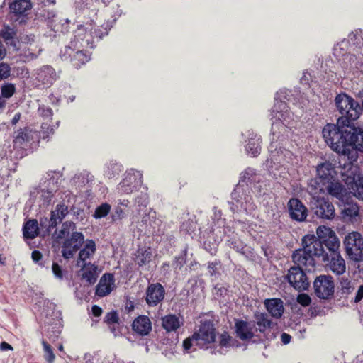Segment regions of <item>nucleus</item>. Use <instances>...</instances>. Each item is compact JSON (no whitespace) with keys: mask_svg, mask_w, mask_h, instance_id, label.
Here are the masks:
<instances>
[{"mask_svg":"<svg viewBox=\"0 0 363 363\" xmlns=\"http://www.w3.org/2000/svg\"><path fill=\"white\" fill-rule=\"evenodd\" d=\"M42 52V49L36 44H30L25 46L20 52L19 57L24 62H30L38 57Z\"/></svg>","mask_w":363,"mask_h":363,"instance_id":"c756f323","label":"nucleus"},{"mask_svg":"<svg viewBox=\"0 0 363 363\" xmlns=\"http://www.w3.org/2000/svg\"><path fill=\"white\" fill-rule=\"evenodd\" d=\"M162 326L167 333L176 332L182 325L183 321L174 314H168L162 318Z\"/></svg>","mask_w":363,"mask_h":363,"instance_id":"7c9ffc66","label":"nucleus"},{"mask_svg":"<svg viewBox=\"0 0 363 363\" xmlns=\"http://www.w3.org/2000/svg\"><path fill=\"white\" fill-rule=\"evenodd\" d=\"M349 45L354 46L359 49H361L363 45V35L362 30L361 29H357L352 31L348 36Z\"/></svg>","mask_w":363,"mask_h":363,"instance_id":"37998d69","label":"nucleus"},{"mask_svg":"<svg viewBox=\"0 0 363 363\" xmlns=\"http://www.w3.org/2000/svg\"><path fill=\"white\" fill-rule=\"evenodd\" d=\"M140 190V193L134 199L135 204L140 208L139 211L142 210L141 208H146L149 202L147 188L143 186Z\"/></svg>","mask_w":363,"mask_h":363,"instance_id":"c03bdc74","label":"nucleus"},{"mask_svg":"<svg viewBox=\"0 0 363 363\" xmlns=\"http://www.w3.org/2000/svg\"><path fill=\"white\" fill-rule=\"evenodd\" d=\"M76 228L75 224L72 221H66L63 223L62 228L58 234V238H62L69 234L70 230Z\"/></svg>","mask_w":363,"mask_h":363,"instance_id":"5fc2aeb1","label":"nucleus"},{"mask_svg":"<svg viewBox=\"0 0 363 363\" xmlns=\"http://www.w3.org/2000/svg\"><path fill=\"white\" fill-rule=\"evenodd\" d=\"M230 209L233 213L253 215L256 204L250 194V187L244 184H238L231 194Z\"/></svg>","mask_w":363,"mask_h":363,"instance_id":"0eeeda50","label":"nucleus"},{"mask_svg":"<svg viewBox=\"0 0 363 363\" xmlns=\"http://www.w3.org/2000/svg\"><path fill=\"white\" fill-rule=\"evenodd\" d=\"M105 322L108 325H113L118 323L119 318L116 311H111L108 313L105 318Z\"/></svg>","mask_w":363,"mask_h":363,"instance_id":"e2e57ef3","label":"nucleus"},{"mask_svg":"<svg viewBox=\"0 0 363 363\" xmlns=\"http://www.w3.org/2000/svg\"><path fill=\"white\" fill-rule=\"evenodd\" d=\"M325 190L330 195L337 198L340 202H344L351 198L348 191L339 182L331 180L327 183Z\"/></svg>","mask_w":363,"mask_h":363,"instance_id":"b1692460","label":"nucleus"},{"mask_svg":"<svg viewBox=\"0 0 363 363\" xmlns=\"http://www.w3.org/2000/svg\"><path fill=\"white\" fill-rule=\"evenodd\" d=\"M116 288L114 275L111 273L104 274L96 286L95 294L99 297H104L110 294Z\"/></svg>","mask_w":363,"mask_h":363,"instance_id":"5701e85b","label":"nucleus"},{"mask_svg":"<svg viewBox=\"0 0 363 363\" xmlns=\"http://www.w3.org/2000/svg\"><path fill=\"white\" fill-rule=\"evenodd\" d=\"M315 295L323 299L331 297L334 293V283L333 277L329 275L318 277L313 283Z\"/></svg>","mask_w":363,"mask_h":363,"instance_id":"2eb2a0df","label":"nucleus"},{"mask_svg":"<svg viewBox=\"0 0 363 363\" xmlns=\"http://www.w3.org/2000/svg\"><path fill=\"white\" fill-rule=\"evenodd\" d=\"M247 140L245 145V152L248 155L256 157L261 152V138L253 131L248 130L247 132Z\"/></svg>","mask_w":363,"mask_h":363,"instance_id":"393cba45","label":"nucleus"},{"mask_svg":"<svg viewBox=\"0 0 363 363\" xmlns=\"http://www.w3.org/2000/svg\"><path fill=\"white\" fill-rule=\"evenodd\" d=\"M227 245L230 248L235 250L236 252L246 255L251 252L250 247L244 243L238 238L233 237L227 240Z\"/></svg>","mask_w":363,"mask_h":363,"instance_id":"ea45409f","label":"nucleus"},{"mask_svg":"<svg viewBox=\"0 0 363 363\" xmlns=\"http://www.w3.org/2000/svg\"><path fill=\"white\" fill-rule=\"evenodd\" d=\"M135 262L139 266L142 267L147 264L152 258V250L150 247L139 248L135 254Z\"/></svg>","mask_w":363,"mask_h":363,"instance_id":"e433bc0d","label":"nucleus"},{"mask_svg":"<svg viewBox=\"0 0 363 363\" xmlns=\"http://www.w3.org/2000/svg\"><path fill=\"white\" fill-rule=\"evenodd\" d=\"M282 97L286 98L285 92L280 91L277 93L274 104L271 113L273 140L277 136V130L281 129V131L286 132L287 128H290L291 123L294 120V114L289 111L286 103L281 99Z\"/></svg>","mask_w":363,"mask_h":363,"instance_id":"423d86ee","label":"nucleus"},{"mask_svg":"<svg viewBox=\"0 0 363 363\" xmlns=\"http://www.w3.org/2000/svg\"><path fill=\"white\" fill-rule=\"evenodd\" d=\"M133 330L140 335H147L152 330V323L146 315H140L132 324Z\"/></svg>","mask_w":363,"mask_h":363,"instance_id":"bb28decb","label":"nucleus"},{"mask_svg":"<svg viewBox=\"0 0 363 363\" xmlns=\"http://www.w3.org/2000/svg\"><path fill=\"white\" fill-rule=\"evenodd\" d=\"M255 323L257 324L260 333H264L267 329L271 328L273 325L269 315L260 312L255 313Z\"/></svg>","mask_w":363,"mask_h":363,"instance_id":"c9c22d12","label":"nucleus"},{"mask_svg":"<svg viewBox=\"0 0 363 363\" xmlns=\"http://www.w3.org/2000/svg\"><path fill=\"white\" fill-rule=\"evenodd\" d=\"M233 339L232 337L228 334L227 333H224L220 335L219 337V350L213 349L211 350V354H216L217 353H219L220 354H223V349L224 348H229L231 346H233Z\"/></svg>","mask_w":363,"mask_h":363,"instance_id":"79ce46f5","label":"nucleus"},{"mask_svg":"<svg viewBox=\"0 0 363 363\" xmlns=\"http://www.w3.org/2000/svg\"><path fill=\"white\" fill-rule=\"evenodd\" d=\"M196 224L191 220H187L183 222L180 226V230L189 235L196 230Z\"/></svg>","mask_w":363,"mask_h":363,"instance_id":"6e6d98bb","label":"nucleus"},{"mask_svg":"<svg viewBox=\"0 0 363 363\" xmlns=\"http://www.w3.org/2000/svg\"><path fill=\"white\" fill-rule=\"evenodd\" d=\"M143 175L133 169L126 171L122 181L116 188L119 195L130 194L140 190L143 186Z\"/></svg>","mask_w":363,"mask_h":363,"instance_id":"1a4fd4ad","label":"nucleus"},{"mask_svg":"<svg viewBox=\"0 0 363 363\" xmlns=\"http://www.w3.org/2000/svg\"><path fill=\"white\" fill-rule=\"evenodd\" d=\"M131 223L140 232L154 233L159 226L160 220L157 218V214L152 209H145L139 219L136 216L131 218Z\"/></svg>","mask_w":363,"mask_h":363,"instance_id":"9d476101","label":"nucleus"},{"mask_svg":"<svg viewBox=\"0 0 363 363\" xmlns=\"http://www.w3.org/2000/svg\"><path fill=\"white\" fill-rule=\"evenodd\" d=\"M0 35L8 45L17 49L16 31L13 28L4 26L0 33Z\"/></svg>","mask_w":363,"mask_h":363,"instance_id":"4c0bfd02","label":"nucleus"},{"mask_svg":"<svg viewBox=\"0 0 363 363\" xmlns=\"http://www.w3.org/2000/svg\"><path fill=\"white\" fill-rule=\"evenodd\" d=\"M42 345L43 347L45 359L48 363H53L55 359V355L53 352L52 347L45 340H42Z\"/></svg>","mask_w":363,"mask_h":363,"instance_id":"8fccbe9b","label":"nucleus"},{"mask_svg":"<svg viewBox=\"0 0 363 363\" xmlns=\"http://www.w3.org/2000/svg\"><path fill=\"white\" fill-rule=\"evenodd\" d=\"M316 234L318 238L323 239L324 257H320V259L333 274L337 276L342 275L346 271V264L340 255V242L335 233L330 228L321 225L317 228Z\"/></svg>","mask_w":363,"mask_h":363,"instance_id":"f03ea898","label":"nucleus"},{"mask_svg":"<svg viewBox=\"0 0 363 363\" xmlns=\"http://www.w3.org/2000/svg\"><path fill=\"white\" fill-rule=\"evenodd\" d=\"M38 113L44 120H50L52 119L53 111L49 106L40 105L38 108Z\"/></svg>","mask_w":363,"mask_h":363,"instance_id":"4d7b16f0","label":"nucleus"},{"mask_svg":"<svg viewBox=\"0 0 363 363\" xmlns=\"http://www.w3.org/2000/svg\"><path fill=\"white\" fill-rule=\"evenodd\" d=\"M349 41L347 40H342V41L337 43L333 48V55L338 60H348L349 65L345 62V67L349 66L350 69L357 70L362 72V67L363 62H362V57H357L356 55L347 53L349 47Z\"/></svg>","mask_w":363,"mask_h":363,"instance_id":"6e6552de","label":"nucleus"},{"mask_svg":"<svg viewBox=\"0 0 363 363\" xmlns=\"http://www.w3.org/2000/svg\"><path fill=\"white\" fill-rule=\"evenodd\" d=\"M264 305L269 313L275 318H280L284 313L283 301L280 298L267 299Z\"/></svg>","mask_w":363,"mask_h":363,"instance_id":"2f4dec72","label":"nucleus"},{"mask_svg":"<svg viewBox=\"0 0 363 363\" xmlns=\"http://www.w3.org/2000/svg\"><path fill=\"white\" fill-rule=\"evenodd\" d=\"M23 236L26 239H33L38 235V223L35 219L27 221L23 228Z\"/></svg>","mask_w":363,"mask_h":363,"instance_id":"58836bf2","label":"nucleus"},{"mask_svg":"<svg viewBox=\"0 0 363 363\" xmlns=\"http://www.w3.org/2000/svg\"><path fill=\"white\" fill-rule=\"evenodd\" d=\"M91 177L86 172H80L74 177L73 182L78 187H81L89 183L91 180Z\"/></svg>","mask_w":363,"mask_h":363,"instance_id":"de8ad7c7","label":"nucleus"},{"mask_svg":"<svg viewBox=\"0 0 363 363\" xmlns=\"http://www.w3.org/2000/svg\"><path fill=\"white\" fill-rule=\"evenodd\" d=\"M335 102L341 116L336 124L327 123L323 127V138L333 151L346 156L353 163L358 158V152H362L363 145L357 143L359 138L363 140V129L356 126L354 121L359 118L363 108L345 93L337 94Z\"/></svg>","mask_w":363,"mask_h":363,"instance_id":"f257e3e1","label":"nucleus"},{"mask_svg":"<svg viewBox=\"0 0 363 363\" xmlns=\"http://www.w3.org/2000/svg\"><path fill=\"white\" fill-rule=\"evenodd\" d=\"M62 60H69L73 66L76 68H79L82 65H84L90 60V55L85 52L83 48L76 49L72 54V56L67 59H62Z\"/></svg>","mask_w":363,"mask_h":363,"instance_id":"473e14b6","label":"nucleus"},{"mask_svg":"<svg viewBox=\"0 0 363 363\" xmlns=\"http://www.w3.org/2000/svg\"><path fill=\"white\" fill-rule=\"evenodd\" d=\"M221 266V263L220 261L215 260L211 262H208V270L209 274L211 276L216 275L217 273H218V270Z\"/></svg>","mask_w":363,"mask_h":363,"instance_id":"0e129e2a","label":"nucleus"},{"mask_svg":"<svg viewBox=\"0 0 363 363\" xmlns=\"http://www.w3.org/2000/svg\"><path fill=\"white\" fill-rule=\"evenodd\" d=\"M52 271L54 274L55 277L57 279H63V272L62 267L57 264L54 262L52 265Z\"/></svg>","mask_w":363,"mask_h":363,"instance_id":"338daca9","label":"nucleus"},{"mask_svg":"<svg viewBox=\"0 0 363 363\" xmlns=\"http://www.w3.org/2000/svg\"><path fill=\"white\" fill-rule=\"evenodd\" d=\"M256 180V172L252 168L248 167L241 173L240 179L238 184H244L249 186Z\"/></svg>","mask_w":363,"mask_h":363,"instance_id":"a18cd8bd","label":"nucleus"},{"mask_svg":"<svg viewBox=\"0 0 363 363\" xmlns=\"http://www.w3.org/2000/svg\"><path fill=\"white\" fill-rule=\"evenodd\" d=\"M111 206L110 204L107 203H102L99 206L94 213V217L95 218H101L106 217L108 213L110 212Z\"/></svg>","mask_w":363,"mask_h":363,"instance_id":"864d4df0","label":"nucleus"},{"mask_svg":"<svg viewBox=\"0 0 363 363\" xmlns=\"http://www.w3.org/2000/svg\"><path fill=\"white\" fill-rule=\"evenodd\" d=\"M82 268V279L86 283L91 285L96 283L98 277V267L91 263L82 264L79 267Z\"/></svg>","mask_w":363,"mask_h":363,"instance_id":"cd10ccee","label":"nucleus"},{"mask_svg":"<svg viewBox=\"0 0 363 363\" xmlns=\"http://www.w3.org/2000/svg\"><path fill=\"white\" fill-rule=\"evenodd\" d=\"M10 9L16 16L25 15L30 10L32 4L30 0H16L10 4Z\"/></svg>","mask_w":363,"mask_h":363,"instance_id":"f704fd0d","label":"nucleus"},{"mask_svg":"<svg viewBox=\"0 0 363 363\" xmlns=\"http://www.w3.org/2000/svg\"><path fill=\"white\" fill-rule=\"evenodd\" d=\"M192 338L199 347L208 348V345L213 343L216 339L213 324L209 320L201 323L198 330L192 335Z\"/></svg>","mask_w":363,"mask_h":363,"instance_id":"f8f14e48","label":"nucleus"},{"mask_svg":"<svg viewBox=\"0 0 363 363\" xmlns=\"http://www.w3.org/2000/svg\"><path fill=\"white\" fill-rule=\"evenodd\" d=\"M290 218L298 222H303L308 216V209L298 199L291 198L287 203Z\"/></svg>","mask_w":363,"mask_h":363,"instance_id":"4be33fe9","label":"nucleus"},{"mask_svg":"<svg viewBox=\"0 0 363 363\" xmlns=\"http://www.w3.org/2000/svg\"><path fill=\"white\" fill-rule=\"evenodd\" d=\"M123 167L122 166L116 162H111L106 171V174L108 178L111 179L118 175L122 172Z\"/></svg>","mask_w":363,"mask_h":363,"instance_id":"3c124183","label":"nucleus"},{"mask_svg":"<svg viewBox=\"0 0 363 363\" xmlns=\"http://www.w3.org/2000/svg\"><path fill=\"white\" fill-rule=\"evenodd\" d=\"M297 302L302 306H308L311 304V298L306 294H300L297 296Z\"/></svg>","mask_w":363,"mask_h":363,"instance_id":"69168bd1","label":"nucleus"},{"mask_svg":"<svg viewBox=\"0 0 363 363\" xmlns=\"http://www.w3.org/2000/svg\"><path fill=\"white\" fill-rule=\"evenodd\" d=\"M38 140V132L26 127L20 128L14 133L13 142L16 148L26 150L31 147L32 145Z\"/></svg>","mask_w":363,"mask_h":363,"instance_id":"ddd939ff","label":"nucleus"},{"mask_svg":"<svg viewBox=\"0 0 363 363\" xmlns=\"http://www.w3.org/2000/svg\"><path fill=\"white\" fill-rule=\"evenodd\" d=\"M165 294V289L161 284H150L145 291V302L150 307H155L164 300Z\"/></svg>","mask_w":363,"mask_h":363,"instance_id":"a211bd4d","label":"nucleus"},{"mask_svg":"<svg viewBox=\"0 0 363 363\" xmlns=\"http://www.w3.org/2000/svg\"><path fill=\"white\" fill-rule=\"evenodd\" d=\"M16 88L14 84L8 83L2 85L1 89V96L4 98L9 99L15 93Z\"/></svg>","mask_w":363,"mask_h":363,"instance_id":"13d9d810","label":"nucleus"},{"mask_svg":"<svg viewBox=\"0 0 363 363\" xmlns=\"http://www.w3.org/2000/svg\"><path fill=\"white\" fill-rule=\"evenodd\" d=\"M235 332L237 336L242 340H250L254 337L255 324L242 320L235 322Z\"/></svg>","mask_w":363,"mask_h":363,"instance_id":"a878e982","label":"nucleus"},{"mask_svg":"<svg viewBox=\"0 0 363 363\" xmlns=\"http://www.w3.org/2000/svg\"><path fill=\"white\" fill-rule=\"evenodd\" d=\"M335 167L330 162H325L317 167L318 177L320 179V182L327 184L334 177Z\"/></svg>","mask_w":363,"mask_h":363,"instance_id":"c85d7f7f","label":"nucleus"},{"mask_svg":"<svg viewBox=\"0 0 363 363\" xmlns=\"http://www.w3.org/2000/svg\"><path fill=\"white\" fill-rule=\"evenodd\" d=\"M84 241V237L82 233H73L71 238L66 239L63 243L62 250L63 257L65 259L72 258L74 252L79 249Z\"/></svg>","mask_w":363,"mask_h":363,"instance_id":"6ab92c4d","label":"nucleus"},{"mask_svg":"<svg viewBox=\"0 0 363 363\" xmlns=\"http://www.w3.org/2000/svg\"><path fill=\"white\" fill-rule=\"evenodd\" d=\"M35 79L38 85L50 86L58 78L55 69L50 65H43L35 70Z\"/></svg>","mask_w":363,"mask_h":363,"instance_id":"412c9836","label":"nucleus"},{"mask_svg":"<svg viewBox=\"0 0 363 363\" xmlns=\"http://www.w3.org/2000/svg\"><path fill=\"white\" fill-rule=\"evenodd\" d=\"M340 289L342 294H350L354 290V286L352 285L351 281L345 277H341L339 278Z\"/></svg>","mask_w":363,"mask_h":363,"instance_id":"09e8293b","label":"nucleus"},{"mask_svg":"<svg viewBox=\"0 0 363 363\" xmlns=\"http://www.w3.org/2000/svg\"><path fill=\"white\" fill-rule=\"evenodd\" d=\"M68 213V207L64 203L57 204L55 209L50 213V218L40 219V225L45 228L47 230L50 231L55 228Z\"/></svg>","mask_w":363,"mask_h":363,"instance_id":"aec40b11","label":"nucleus"},{"mask_svg":"<svg viewBox=\"0 0 363 363\" xmlns=\"http://www.w3.org/2000/svg\"><path fill=\"white\" fill-rule=\"evenodd\" d=\"M185 263H186L185 257H184V256L182 255V256L175 257V259L172 264L175 269H180L184 265Z\"/></svg>","mask_w":363,"mask_h":363,"instance_id":"774afa93","label":"nucleus"},{"mask_svg":"<svg viewBox=\"0 0 363 363\" xmlns=\"http://www.w3.org/2000/svg\"><path fill=\"white\" fill-rule=\"evenodd\" d=\"M286 279L289 284L298 291L307 290L310 286L304 269L301 267L293 266L290 267Z\"/></svg>","mask_w":363,"mask_h":363,"instance_id":"4468645a","label":"nucleus"},{"mask_svg":"<svg viewBox=\"0 0 363 363\" xmlns=\"http://www.w3.org/2000/svg\"><path fill=\"white\" fill-rule=\"evenodd\" d=\"M108 35V30L104 28H95L91 24L79 25L74 31V38L69 44L61 51V58L67 59L72 56L74 50L84 48H94V40L101 39Z\"/></svg>","mask_w":363,"mask_h":363,"instance_id":"20e7f679","label":"nucleus"},{"mask_svg":"<svg viewBox=\"0 0 363 363\" xmlns=\"http://www.w3.org/2000/svg\"><path fill=\"white\" fill-rule=\"evenodd\" d=\"M95 252V242L92 240H87L84 247L79 251L77 266L80 267L82 264H87L86 260L93 256Z\"/></svg>","mask_w":363,"mask_h":363,"instance_id":"72a5a7b5","label":"nucleus"},{"mask_svg":"<svg viewBox=\"0 0 363 363\" xmlns=\"http://www.w3.org/2000/svg\"><path fill=\"white\" fill-rule=\"evenodd\" d=\"M312 209L314 214L319 218L332 220L335 216V208L328 199L318 197L315 199Z\"/></svg>","mask_w":363,"mask_h":363,"instance_id":"dca6fc26","label":"nucleus"},{"mask_svg":"<svg viewBox=\"0 0 363 363\" xmlns=\"http://www.w3.org/2000/svg\"><path fill=\"white\" fill-rule=\"evenodd\" d=\"M45 20L48 23V26L50 28L55 32L59 31V25L56 23L57 17L56 16L54 11H48L45 15Z\"/></svg>","mask_w":363,"mask_h":363,"instance_id":"603ef678","label":"nucleus"},{"mask_svg":"<svg viewBox=\"0 0 363 363\" xmlns=\"http://www.w3.org/2000/svg\"><path fill=\"white\" fill-rule=\"evenodd\" d=\"M270 153V160L274 163L284 164L285 163H292L294 160V155L289 150L283 147H278L277 141L272 140L269 146Z\"/></svg>","mask_w":363,"mask_h":363,"instance_id":"f3484780","label":"nucleus"},{"mask_svg":"<svg viewBox=\"0 0 363 363\" xmlns=\"http://www.w3.org/2000/svg\"><path fill=\"white\" fill-rule=\"evenodd\" d=\"M59 180H61L60 177L56 172L47 173L39 186L30 191V201L32 204L43 209L50 205L54 194L58 189Z\"/></svg>","mask_w":363,"mask_h":363,"instance_id":"39448f33","label":"nucleus"},{"mask_svg":"<svg viewBox=\"0 0 363 363\" xmlns=\"http://www.w3.org/2000/svg\"><path fill=\"white\" fill-rule=\"evenodd\" d=\"M327 184H323L320 182V179L316 177L310 180L308 184V189H310L311 194H318L324 192Z\"/></svg>","mask_w":363,"mask_h":363,"instance_id":"49530a36","label":"nucleus"},{"mask_svg":"<svg viewBox=\"0 0 363 363\" xmlns=\"http://www.w3.org/2000/svg\"><path fill=\"white\" fill-rule=\"evenodd\" d=\"M344 245L350 259L360 262L363 259V238L357 232L349 233L345 238Z\"/></svg>","mask_w":363,"mask_h":363,"instance_id":"9b49d317","label":"nucleus"},{"mask_svg":"<svg viewBox=\"0 0 363 363\" xmlns=\"http://www.w3.org/2000/svg\"><path fill=\"white\" fill-rule=\"evenodd\" d=\"M342 208V213L344 216L350 218L355 217L358 215L359 207L357 203L350 201V199L347 201L341 202L340 204Z\"/></svg>","mask_w":363,"mask_h":363,"instance_id":"a19ab883","label":"nucleus"},{"mask_svg":"<svg viewBox=\"0 0 363 363\" xmlns=\"http://www.w3.org/2000/svg\"><path fill=\"white\" fill-rule=\"evenodd\" d=\"M125 217V213L123 209L119 206H116L114 208V211L111 215V218L113 222L118 220H122Z\"/></svg>","mask_w":363,"mask_h":363,"instance_id":"680f3d73","label":"nucleus"},{"mask_svg":"<svg viewBox=\"0 0 363 363\" xmlns=\"http://www.w3.org/2000/svg\"><path fill=\"white\" fill-rule=\"evenodd\" d=\"M39 138L42 137L43 139L48 138L50 135L54 134V128L46 123H43L41 125V133H39Z\"/></svg>","mask_w":363,"mask_h":363,"instance_id":"bf43d9fd","label":"nucleus"},{"mask_svg":"<svg viewBox=\"0 0 363 363\" xmlns=\"http://www.w3.org/2000/svg\"><path fill=\"white\" fill-rule=\"evenodd\" d=\"M11 74V67L7 63H0V80L7 79Z\"/></svg>","mask_w":363,"mask_h":363,"instance_id":"052dcab7","label":"nucleus"},{"mask_svg":"<svg viewBox=\"0 0 363 363\" xmlns=\"http://www.w3.org/2000/svg\"><path fill=\"white\" fill-rule=\"evenodd\" d=\"M302 249H298L292 255L293 262L296 267H305L311 271L315 266V257H324L323 254V239L315 235H306L301 240Z\"/></svg>","mask_w":363,"mask_h":363,"instance_id":"7ed1b4c3","label":"nucleus"}]
</instances>
